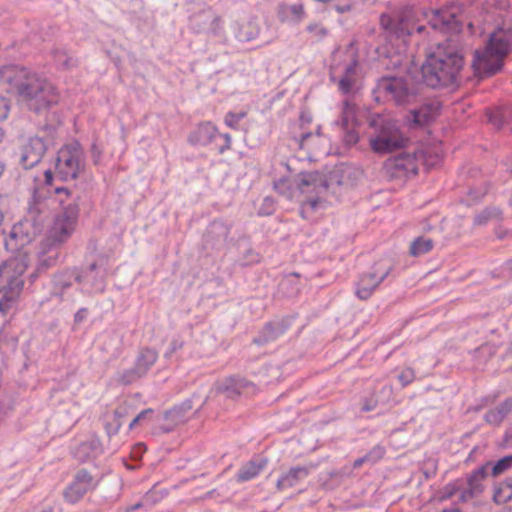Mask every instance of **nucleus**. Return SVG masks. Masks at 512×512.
<instances>
[{
	"label": "nucleus",
	"mask_w": 512,
	"mask_h": 512,
	"mask_svg": "<svg viewBox=\"0 0 512 512\" xmlns=\"http://www.w3.org/2000/svg\"><path fill=\"white\" fill-rule=\"evenodd\" d=\"M463 67V48L457 34H452L427 53L421 66V79L432 89L455 87L460 83Z\"/></svg>",
	"instance_id": "obj_1"
},
{
	"label": "nucleus",
	"mask_w": 512,
	"mask_h": 512,
	"mask_svg": "<svg viewBox=\"0 0 512 512\" xmlns=\"http://www.w3.org/2000/svg\"><path fill=\"white\" fill-rule=\"evenodd\" d=\"M0 87L7 93L17 95L20 101L37 113L59 101L57 89L50 81L24 67H0Z\"/></svg>",
	"instance_id": "obj_2"
},
{
	"label": "nucleus",
	"mask_w": 512,
	"mask_h": 512,
	"mask_svg": "<svg viewBox=\"0 0 512 512\" xmlns=\"http://www.w3.org/2000/svg\"><path fill=\"white\" fill-rule=\"evenodd\" d=\"M55 192L57 194H65L66 199H60L63 209L55 217L48 236L41 243V267H49L55 264L59 256L57 247L65 243L71 237L78 223L79 194H73L65 187H58L55 189Z\"/></svg>",
	"instance_id": "obj_3"
},
{
	"label": "nucleus",
	"mask_w": 512,
	"mask_h": 512,
	"mask_svg": "<svg viewBox=\"0 0 512 512\" xmlns=\"http://www.w3.org/2000/svg\"><path fill=\"white\" fill-rule=\"evenodd\" d=\"M512 51V29H498L491 34L485 49L476 51L473 67L481 77H489L499 72L505 57Z\"/></svg>",
	"instance_id": "obj_4"
},
{
	"label": "nucleus",
	"mask_w": 512,
	"mask_h": 512,
	"mask_svg": "<svg viewBox=\"0 0 512 512\" xmlns=\"http://www.w3.org/2000/svg\"><path fill=\"white\" fill-rule=\"evenodd\" d=\"M450 5L441 9L433 10L426 14L428 25L434 31L442 33L459 34L464 25L472 28L473 24L469 20L471 12L468 7L474 0H456Z\"/></svg>",
	"instance_id": "obj_5"
},
{
	"label": "nucleus",
	"mask_w": 512,
	"mask_h": 512,
	"mask_svg": "<svg viewBox=\"0 0 512 512\" xmlns=\"http://www.w3.org/2000/svg\"><path fill=\"white\" fill-rule=\"evenodd\" d=\"M369 126L373 129L369 139L370 147L377 154H387L402 149L409 141L396 122L379 114L369 120Z\"/></svg>",
	"instance_id": "obj_6"
},
{
	"label": "nucleus",
	"mask_w": 512,
	"mask_h": 512,
	"mask_svg": "<svg viewBox=\"0 0 512 512\" xmlns=\"http://www.w3.org/2000/svg\"><path fill=\"white\" fill-rule=\"evenodd\" d=\"M374 93L376 98L393 101L404 106L415 102L419 95L418 86L411 80L402 77H384L377 82Z\"/></svg>",
	"instance_id": "obj_7"
},
{
	"label": "nucleus",
	"mask_w": 512,
	"mask_h": 512,
	"mask_svg": "<svg viewBox=\"0 0 512 512\" xmlns=\"http://www.w3.org/2000/svg\"><path fill=\"white\" fill-rule=\"evenodd\" d=\"M380 24L390 37L401 39L404 43L409 37L421 36L427 32V26L417 24L412 8H406L394 16L383 14Z\"/></svg>",
	"instance_id": "obj_8"
},
{
	"label": "nucleus",
	"mask_w": 512,
	"mask_h": 512,
	"mask_svg": "<svg viewBox=\"0 0 512 512\" xmlns=\"http://www.w3.org/2000/svg\"><path fill=\"white\" fill-rule=\"evenodd\" d=\"M328 186L329 183L325 176L318 172L301 173L293 180L282 178L274 184L277 193L289 200L293 198L295 190L302 194L309 193L318 196L326 191Z\"/></svg>",
	"instance_id": "obj_9"
},
{
	"label": "nucleus",
	"mask_w": 512,
	"mask_h": 512,
	"mask_svg": "<svg viewBox=\"0 0 512 512\" xmlns=\"http://www.w3.org/2000/svg\"><path fill=\"white\" fill-rule=\"evenodd\" d=\"M26 267L24 260L18 257L10 258L0 265V278L6 282L8 288V291L0 299L2 313H6L11 308L12 303L22 290L24 281L20 276L25 272Z\"/></svg>",
	"instance_id": "obj_10"
},
{
	"label": "nucleus",
	"mask_w": 512,
	"mask_h": 512,
	"mask_svg": "<svg viewBox=\"0 0 512 512\" xmlns=\"http://www.w3.org/2000/svg\"><path fill=\"white\" fill-rule=\"evenodd\" d=\"M85 161L79 143L59 150L55 162V175L63 181L74 180L84 171Z\"/></svg>",
	"instance_id": "obj_11"
},
{
	"label": "nucleus",
	"mask_w": 512,
	"mask_h": 512,
	"mask_svg": "<svg viewBox=\"0 0 512 512\" xmlns=\"http://www.w3.org/2000/svg\"><path fill=\"white\" fill-rule=\"evenodd\" d=\"M43 228L40 224H35L30 219H23L16 223L7 238H5V247L11 252H17L30 244Z\"/></svg>",
	"instance_id": "obj_12"
},
{
	"label": "nucleus",
	"mask_w": 512,
	"mask_h": 512,
	"mask_svg": "<svg viewBox=\"0 0 512 512\" xmlns=\"http://www.w3.org/2000/svg\"><path fill=\"white\" fill-rule=\"evenodd\" d=\"M383 173L389 179H404L409 175L418 173V166L415 154H400L388 158L383 165Z\"/></svg>",
	"instance_id": "obj_13"
},
{
	"label": "nucleus",
	"mask_w": 512,
	"mask_h": 512,
	"mask_svg": "<svg viewBox=\"0 0 512 512\" xmlns=\"http://www.w3.org/2000/svg\"><path fill=\"white\" fill-rule=\"evenodd\" d=\"M217 394H224L226 398L236 399L242 395H250L255 392V385L239 376H230L215 385Z\"/></svg>",
	"instance_id": "obj_14"
},
{
	"label": "nucleus",
	"mask_w": 512,
	"mask_h": 512,
	"mask_svg": "<svg viewBox=\"0 0 512 512\" xmlns=\"http://www.w3.org/2000/svg\"><path fill=\"white\" fill-rule=\"evenodd\" d=\"M46 150L43 138L31 137L21 148L19 163L24 169H31L41 161Z\"/></svg>",
	"instance_id": "obj_15"
},
{
	"label": "nucleus",
	"mask_w": 512,
	"mask_h": 512,
	"mask_svg": "<svg viewBox=\"0 0 512 512\" xmlns=\"http://www.w3.org/2000/svg\"><path fill=\"white\" fill-rule=\"evenodd\" d=\"M94 479L85 469L79 470L72 483L64 490L63 496L70 503H76L93 487Z\"/></svg>",
	"instance_id": "obj_16"
},
{
	"label": "nucleus",
	"mask_w": 512,
	"mask_h": 512,
	"mask_svg": "<svg viewBox=\"0 0 512 512\" xmlns=\"http://www.w3.org/2000/svg\"><path fill=\"white\" fill-rule=\"evenodd\" d=\"M230 226L222 220H215L208 226L204 235L205 246L220 249L225 246Z\"/></svg>",
	"instance_id": "obj_17"
},
{
	"label": "nucleus",
	"mask_w": 512,
	"mask_h": 512,
	"mask_svg": "<svg viewBox=\"0 0 512 512\" xmlns=\"http://www.w3.org/2000/svg\"><path fill=\"white\" fill-rule=\"evenodd\" d=\"M390 270L391 268H388L381 276H378L376 272L363 274L357 283L356 296L360 300L369 299L376 288L388 276Z\"/></svg>",
	"instance_id": "obj_18"
},
{
	"label": "nucleus",
	"mask_w": 512,
	"mask_h": 512,
	"mask_svg": "<svg viewBox=\"0 0 512 512\" xmlns=\"http://www.w3.org/2000/svg\"><path fill=\"white\" fill-rule=\"evenodd\" d=\"M309 474V467L296 466L292 467L284 473L276 483V488L280 492L294 488L301 480L305 479Z\"/></svg>",
	"instance_id": "obj_19"
},
{
	"label": "nucleus",
	"mask_w": 512,
	"mask_h": 512,
	"mask_svg": "<svg viewBox=\"0 0 512 512\" xmlns=\"http://www.w3.org/2000/svg\"><path fill=\"white\" fill-rule=\"evenodd\" d=\"M491 465V462L488 461L484 465H482L480 468H478L476 471H474L467 480L468 489L463 492L462 498L466 499L467 496L469 497H476L480 495L483 492V485L482 481L486 478L488 475V468Z\"/></svg>",
	"instance_id": "obj_20"
},
{
	"label": "nucleus",
	"mask_w": 512,
	"mask_h": 512,
	"mask_svg": "<svg viewBox=\"0 0 512 512\" xmlns=\"http://www.w3.org/2000/svg\"><path fill=\"white\" fill-rule=\"evenodd\" d=\"M438 111V103H425L410 111V120L418 126H423L433 121L438 115Z\"/></svg>",
	"instance_id": "obj_21"
},
{
	"label": "nucleus",
	"mask_w": 512,
	"mask_h": 512,
	"mask_svg": "<svg viewBox=\"0 0 512 512\" xmlns=\"http://www.w3.org/2000/svg\"><path fill=\"white\" fill-rule=\"evenodd\" d=\"M289 327V320L282 319L278 321H273L264 327L261 335L258 338L254 339V342L257 344L267 343L269 341H273L277 339L279 336L284 334V332Z\"/></svg>",
	"instance_id": "obj_22"
},
{
	"label": "nucleus",
	"mask_w": 512,
	"mask_h": 512,
	"mask_svg": "<svg viewBox=\"0 0 512 512\" xmlns=\"http://www.w3.org/2000/svg\"><path fill=\"white\" fill-rule=\"evenodd\" d=\"M266 458H256L245 463L239 469L236 480L238 482H245L255 478L267 465Z\"/></svg>",
	"instance_id": "obj_23"
},
{
	"label": "nucleus",
	"mask_w": 512,
	"mask_h": 512,
	"mask_svg": "<svg viewBox=\"0 0 512 512\" xmlns=\"http://www.w3.org/2000/svg\"><path fill=\"white\" fill-rule=\"evenodd\" d=\"M488 122L496 129H501L512 121V105H502L486 111Z\"/></svg>",
	"instance_id": "obj_24"
},
{
	"label": "nucleus",
	"mask_w": 512,
	"mask_h": 512,
	"mask_svg": "<svg viewBox=\"0 0 512 512\" xmlns=\"http://www.w3.org/2000/svg\"><path fill=\"white\" fill-rule=\"evenodd\" d=\"M355 125L356 120L353 111L350 109L344 110L341 118V126L345 132L344 142L348 146L356 144L359 140V135L354 130Z\"/></svg>",
	"instance_id": "obj_25"
},
{
	"label": "nucleus",
	"mask_w": 512,
	"mask_h": 512,
	"mask_svg": "<svg viewBox=\"0 0 512 512\" xmlns=\"http://www.w3.org/2000/svg\"><path fill=\"white\" fill-rule=\"evenodd\" d=\"M102 453V446L98 437H92L90 440L81 443L76 451L75 457L80 461H87L95 458Z\"/></svg>",
	"instance_id": "obj_26"
},
{
	"label": "nucleus",
	"mask_w": 512,
	"mask_h": 512,
	"mask_svg": "<svg viewBox=\"0 0 512 512\" xmlns=\"http://www.w3.org/2000/svg\"><path fill=\"white\" fill-rule=\"evenodd\" d=\"M166 423L160 429L165 432H171L178 424L186 420V414L183 412V407H173L164 414Z\"/></svg>",
	"instance_id": "obj_27"
},
{
	"label": "nucleus",
	"mask_w": 512,
	"mask_h": 512,
	"mask_svg": "<svg viewBox=\"0 0 512 512\" xmlns=\"http://www.w3.org/2000/svg\"><path fill=\"white\" fill-rule=\"evenodd\" d=\"M216 134V127L210 123H203L199 125L196 132L190 136L189 140L195 144L206 145L210 143Z\"/></svg>",
	"instance_id": "obj_28"
},
{
	"label": "nucleus",
	"mask_w": 512,
	"mask_h": 512,
	"mask_svg": "<svg viewBox=\"0 0 512 512\" xmlns=\"http://www.w3.org/2000/svg\"><path fill=\"white\" fill-rule=\"evenodd\" d=\"M157 352L150 348H143L140 350L135 366L144 374L155 364L157 360Z\"/></svg>",
	"instance_id": "obj_29"
},
{
	"label": "nucleus",
	"mask_w": 512,
	"mask_h": 512,
	"mask_svg": "<svg viewBox=\"0 0 512 512\" xmlns=\"http://www.w3.org/2000/svg\"><path fill=\"white\" fill-rule=\"evenodd\" d=\"M46 215V203L43 201H35L33 204L29 206L28 213L24 219H30L35 224H40L43 228Z\"/></svg>",
	"instance_id": "obj_30"
},
{
	"label": "nucleus",
	"mask_w": 512,
	"mask_h": 512,
	"mask_svg": "<svg viewBox=\"0 0 512 512\" xmlns=\"http://www.w3.org/2000/svg\"><path fill=\"white\" fill-rule=\"evenodd\" d=\"M512 500V478H507L495 488L493 501L500 505Z\"/></svg>",
	"instance_id": "obj_31"
},
{
	"label": "nucleus",
	"mask_w": 512,
	"mask_h": 512,
	"mask_svg": "<svg viewBox=\"0 0 512 512\" xmlns=\"http://www.w3.org/2000/svg\"><path fill=\"white\" fill-rule=\"evenodd\" d=\"M502 218V211L500 208L490 206L476 214L474 217L475 225H485L491 220H500Z\"/></svg>",
	"instance_id": "obj_32"
},
{
	"label": "nucleus",
	"mask_w": 512,
	"mask_h": 512,
	"mask_svg": "<svg viewBox=\"0 0 512 512\" xmlns=\"http://www.w3.org/2000/svg\"><path fill=\"white\" fill-rule=\"evenodd\" d=\"M433 248V241L425 237L416 238L410 245V255L413 257H419L423 254L428 253Z\"/></svg>",
	"instance_id": "obj_33"
},
{
	"label": "nucleus",
	"mask_w": 512,
	"mask_h": 512,
	"mask_svg": "<svg viewBox=\"0 0 512 512\" xmlns=\"http://www.w3.org/2000/svg\"><path fill=\"white\" fill-rule=\"evenodd\" d=\"M71 285L72 278L70 277L69 270L56 275L54 278V294L61 296L67 288L71 287Z\"/></svg>",
	"instance_id": "obj_34"
},
{
	"label": "nucleus",
	"mask_w": 512,
	"mask_h": 512,
	"mask_svg": "<svg viewBox=\"0 0 512 512\" xmlns=\"http://www.w3.org/2000/svg\"><path fill=\"white\" fill-rule=\"evenodd\" d=\"M144 374L134 365V367L124 370L118 374L117 381L123 385H129L142 378Z\"/></svg>",
	"instance_id": "obj_35"
},
{
	"label": "nucleus",
	"mask_w": 512,
	"mask_h": 512,
	"mask_svg": "<svg viewBox=\"0 0 512 512\" xmlns=\"http://www.w3.org/2000/svg\"><path fill=\"white\" fill-rule=\"evenodd\" d=\"M239 36L243 41H251L259 36L257 21L251 20L240 28Z\"/></svg>",
	"instance_id": "obj_36"
},
{
	"label": "nucleus",
	"mask_w": 512,
	"mask_h": 512,
	"mask_svg": "<svg viewBox=\"0 0 512 512\" xmlns=\"http://www.w3.org/2000/svg\"><path fill=\"white\" fill-rule=\"evenodd\" d=\"M134 412V407L131 402L124 400L114 410L113 417L115 421H119L122 425L123 421Z\"/></svg>",
	"instance_id": "obj_37"
},
{
	"label": "nucleus",
	"mask_w": 512,
	"mask_h": 512,
	"mask_svg": "<svg viewBox=\"0 0 512 512\" xmlns=\"http://www.w3.org/2000/svg\"><path fill=\"white\" fill-rule=\"evenodd\" d=\"M489 467H491L492 476H499L512 467V455H508L499 459L495 464L491 462Z\"/></svg>",
	"instance_id": "obj_38"
},
{
	"label": "nucleus",
	"mask_w": 512,
	"mask_h": 512,
	"mask_svg": "<svg viewBox=\"0 0 512 512\" xmlns=\"http://www.w3.org/2000/svg\"><path fill=\"white\" fill-rule=\"evenodd\" d=\"M97 268L96 263H92L88 266V268L85 271H80L77 268H73L70 271V277L74 279L78 283H82L83 280L93 271H95Z\"/></svg>",
	"instance_id": "obj_39"
},
{
	"label": "nucleus",
	"mask_w": 512,
	"mask_h": 512,
	"mask_svg": "<svg viewBox=\"0 0 512 512\" xmlns=\"http://www.w3.org/2000/svg\"><path fill=\"white\" fill-rule=\"evenodd\" d=\"M260 256L252 248H246L243 257L239 258L240 265L247 266L250 264L258 263Z\"/></svg>",
	"instance_id": "obj_40"
},
{
	"label": "nucleus",
	"mask_w": 512,
	"mask_h": 512,
	"mask_svg": "<svg viewBox=\"0 0 512 512\" xmlns=\"http://www.w3.org/2000/svg\"><path fill=\"white\" fill-rule=\"evenodd\" d=\"M503 419V414H501L497 407L495 409L489 410L485 414L486 422L492 425H499L503 421Z\"/></svg>",
	"instance_id": "obj_41"
},
{
	"label": "nucleus",
	"mask_w": 512,
	"mask_h": 512,
	"mask_svg": "<svg viewBox=\"0 0 512 512\" xmlns=\"http://www.w3.org/2000/svg\"><path fill=\"white\" fill-rule=\"evenodd\" d=\"M153 413L152 409H145L141 411L129 424V429H134L138 424L146 421Z\"/></svg>",
	"instance_id": "obj_42"
},
{
	"label": "nucleus",
	"mask_w": 512,
	"mask_h": 512,
	"mask_svg": "<svg viewBox=\"0 0 512 512\" xmlns=\"http://www.w3.org/2000/svg\"><path fill=\"white\" fill-rule=\"evenodd\" d=\"M246 113L245 112H240V113H232V112H229L226 117H225V123L232 127V128H235L236 127V124L243 118L245 117Z\"/></svg>",
	"instance_id": "obj_43"
},
{
	"label": "nucleus",
	"mask_w": 512,
	"mask_h": 512,
	"mask_svg": "<svg viewBox=\"0 0 512 512\" xmlns=\"http://www.w3.org/2000/svg\"><path fill=\"white\" fill-rule=\"evenodd\" d=\"M415 378L414 371L410 368L404 369L398 376L403 386L410 384Z\"/></svg>",
	"instance_id": "obj_44"
},
{
	"label": "nucleus",
	"mask_w": 512,
	"mask_h": 512,
	"mask_svg": "<svg viewBox=\"0 0 512 512\" xmlns=\"http://www.w3.org/2000/svg\"><path fill=\"white\" fill-rule=\"evenodd\" d=\"M146 451V446L144 443H137L131 450L130 457L134 461H138L142 458L143 454Z\"/></svg>",
	"instance_id": "obj_45"
},
{
	"label": "nucleus",
	"mask_w": 512,
	"mask_h": 512,
	"mask_svg": "<svg viewBox=\"0 0 512 512\" xmlns=\"http://www.w3.org/2000/svg\"><path fill=\"white\" fill-rule=\"evenodd\" d=\"M355 79L343 76L338 83L339 89L343 93H349L354 85Z\"/></svg>",
	"instance_id": "obj_46"
},
{
	"label": "nucleus",
	"mask_w": 512,
	"mask_h": 512,
	"mask_svg": "<svg viewBox=\"0 0 512 512\" xmlns=\"http://www.w3.org/2000/svg\"><path fill=\"white\" fill-rule=\"evenodd\" d=\"M384 453H385L384 448H382L380 446H376L370 452H368L366 454V456H369V461L371 463H375L384 456Z\"/></svg>",
	"instance_id": "obj_47"
},
{
	"label": "nucleus",
	"mask_w": 512,
	"mask_h": 512,
	"mask_svg": "<svg viewBox=\"0 0 512 512\" xmlns=\"http://www.w3.org/2000/svg\"><path fill=\"white\" fill-rule=\"evenodd\" d=\"M121 426L122 425L120 424V422L115 421L114 418H113V421L107 422L105 424V430H106L108 437L110 438L112 435L117 434L119 429L121 428Z\"/></svg>",
	"instance_id": "obj_48"
},
{
	"label": "nucleus",
	"mask_w": 512,
	"mask_h": 512,
	"mask_svg": "<svg viewBox=\"0 0 512 512\" xmlns=\"http://www.w3.org/2000/svg\"><path fill=\"white\" fill-rule=\"evenodd\" d=\"M497 409L505 418L512 411V398H508L497 406Z\"/></svg>",
	"instance_id": "obj_49"
},
{
	"label": "nucleus",
	"mask_w": 512,
	"mask_h": 512,
	"mask_svg": "<svg viewBox=\"0 0 512 512\" xmlns=\"http://www.w3.org/2000/svg\"><path fill=\"white\" fill-rule=\"evenodd\" d=\"M495 235L498 240H511L512 231L503 227H498L495 230Z\"/></svg>",
	"instance_id": "obj_50"
},
{
	"label": "nucleus",
	"mask_w": 512,
	"mask_h": 512,
	"mask_svg": "<svg viewBox=\"0 0 512 512\" xmlns=\"http://www.w3.org/2000/svg\"><path fill=\"white\" fill-rule=\"evenodd\" d=\"M9 102L0 95V120L5 119L9 113Z\"/></svg>",
	"instance_id": "obj_51"
},
{
	"label": "nucleus",
	"mask_w": 512,
	"mask_h": 512,
	"mask_svg": "<svg viewBox=\"0 0 512 512\" xmlns=\"http://www.w3.org/2000/svg\"><path fill=\"white\" fill-rule=\"evenodd\" d=\"M102 151L97 146L96 143H93L91 146V157L93 159L94 164H98L101 158Z\"/></svg>",
	"instance_id": "obj_52"
},
{
	"label": "nucleus",
	"mask_w": 512,
	"mask_h": 512,
	"mask_svg": "<svg viewBox=\"0 0 512 512\" xmlns=\"http://www.w3.org/2000/svg\"><path fill=\"white\" fill-rule=\"evenodd\" d=\"M476 357L492 355V348L488 345H483L474 351Z\"/></svg>",
	"instance_id": "obj_53"
},
{
	"label": "nucleus",
	"mask_w": 512,
	"mask_h": 512,
	"mask_svg": "<svg viewBox=\"0 0 512 512\" xmlns=\"http://www.w3.org/2000/svg\"><path fill=\"white\" fill-rule=\"evenodd\" d=\"M356 65H357L356 61H354L353 63L349 64V65L345 68V74H344V76H345V77L352 78V79H355Z\"/></svg>",
	"instance_id": "obj_54"
},
{
	"label": "nucleus",
	"mask_w": 512,
	"mask_h": 512,
	"mask_svg": "<svg viewBox=\"0 0 512 512\" xmlns=\"http://www.w3.org/2000/svg\"><path fill=\"white\" fill-rule=\"evenodd\" d=\"M291 12L293 15H295L297 17V19H300L304 13L303 6L300 4H295V5L291 6Z\"/></svg>",
	"instance_id": "obj_55"
},
{
	"label": "nucleus",
	"mask_w": 512,
	"mask_h": 512,
	"mask_svg": "<svg viewBox=\"0 0 512 512\" xmlns=\"http://www.w3.org/2000/svg\"><path fill=\"white\" fill-rule=\"evenodd\" d=\"M377 402L373 399L365 400V403L362 407V411L369 412L375 409Z\"/></svg>",
	"instance_id": "obj_56"
},
{
	"label": "nucleus",
	"mask_w": 512,
	"mask_h": 512,
	"mask_svg": "<svg viewBox=\"0 0 512 512\" xmlns=\"http://www.w3.org/2000/svg\"><path fill=\"white\" fill-rule=\"evenodd\" d=\"M366 462H370V461H369V456H366V455H365V456H363V457H361V458L356 459V460L354 461V463H353L352 468H353V469H355V468H359V467H361V466H362L364 463H366Z\"/></svg>",
	"instance_id": "obj_57"
},
{
	"label": "nucleus",
	"mask_w": 512,
	"mask_h": 512,
	"mask_svg": "<svg viewBox=\"0 0 512 512\" xmlns=\"http://www.w3.org/2000/svg\"><path fill=\"white\" fill-rule=\"evenodd\" d=\"M59 124V121H57V123H47L44 125V130L47 131L50 135H52L56 131V128Z\"/></svg>",
	"instance_id": "obj_58"
},
{
	"label": "nucleus",
	"mask_w": 512,
	"mask_h": 512,
	"mask_svg": "<svg viewBox=\"0 0 512 512\" xmlns=\"http://www.w3.org/2000/svg\"><path fill=\"white\" fill-rule=\"evenodd\" d=\"M313 135L311 132H307V133H303L301 135V138H300V141H299V145L301 148L304 147V144L306 143V141L311 138Z\"/></svg>",
	"instance_id": "obj_59"
},
{
	"label": "nucleus",
	"mask_w": 512,
	"mask_h": 512,
	"mask_svg": "<svg viewBox=\"0 0 512 512\" xmlns=\"http://www.w3.org/2000/svg\"><path fill=\"white\" fill-rule=\"evenodd\" d=\"M179 407H183V412L187 414V412H189L193 408L192 401L187 400L183 402Z\"/></svg>",
	"instance_id": "obj_60"
},
{
	"label": "nucleus",
	"mask_w": 512,
	"mask_h": 512,
	"mask_svg": "<svg viewBox=\"0 0 512 512\" xmlns=\"http://www.w3.org/2000/svg\"><path fill=\"white\" fill-rule=\"evenodd\" d=\"M352 472H353V468L352 467H349V466H345L341 469V471L339 472L342 476H347V477H350L352 475Z\"/></svg>",
	"instance_id": "obj_61"
},
{
	"label": "nucleus",
	"mask_w": 512,
	"mask_h": 512,
	"mask_svg": "<svg viewBox=\"0 0 512 512\" xmlns=\"http://www.w3.org/2000/svg\"><path fill=\"white\" fill-rule=\"evenodd\" d=\"M44 176H45V183L48 184V185H51L52 184V179H53V173L51 170H46L45 173H44Z\"/></svg>",
	"instance_id": "obj_62"
},
{
	"label": "nucleus",
	"mask_w": 512,
	"mask_h": 512,
	"mask_svg": "<svg viewBox=\"0 0 512 512\" xmlns=\"http://www.w3.org/2000/svg\"><path fill=\"white\" fill-rule=\"evenodd\" d=\"M182 345H183V343H182V342L173 341V342L171 343V350H170V352H169L167 355H169V354H171V353L175 352L177 349H180V348L182 347Z\"/></svg>",
	"instance_id": "obj_63"
},
{
	"label": "nucleus",
	"mask_w": 512,
	"mask_h": 512,
	"mask_svg": "<svg viewBox=\"0 0 512 512\" xmlns=\"http://www.w3.org/2000/svg\"><path fill=\"white\" fill-rule=\"evenodd\" d=\"M297 277H299L298 273H296V272L291 273L290 275L287 276V278L285 280L282 281L281 285L285 286L287 283L292 282L293 278H297Z\"/></svg>",
	"instance_id": "obj_64"
}]
</instances>
